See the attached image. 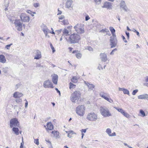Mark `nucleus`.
Returning <instances> with one entry per match:
<instances>
[{
  "instance_id": "13d9d810",
  "label": "nucleus",
  "mask_w": 148,
  "mask_h": 148,
  "mask_svg": "<svg viewBox=\"0 0 148 148\" xmlns=\"http://www.w3.org/2000/svg\"><path fill=\"white\" fill-rule=\"evenodd\" d=\"M25 100L26 101V103H25V108H27V107L28 102V101H27L26 99H25Z\"/></svg>"
},
{
  "instance_id": "e433bc0d",
  "label": "nucleus",
  "mask_w": 148,
  "mask_h": 148,
  "mask_svg": "<svg viewBox=\"0 0 148 148\" xmlns=\"http://www.w3.org/2000/svg\"><path fill=\"white\" fill-rule=\"evenodd\" d=\"M105 99L108 101L110 103H112L113 102V101L112 99H111L110 98H108L107 97H106V99Z\"/></svg>"
},
{
  "instance_id": "8fccbe9b",
  "label": "nucleus",
  "mask_w": 148,
  "mask_h": 148,
  "mask_svg": "<svg viewBox=\"0 0 148 148\" xmlns=\"http://www.w3.org/2000/svg\"><path fill=\"white\" fill-rule=\"evenodd\" d=\"M41 27L42 28V29H43L44 28H47V26L45 24H42L41 25Z\"/></svg>"
},
{
  "instance_id": "4468645a",
  "label": "nucleus",
  "mask_w": 148,
  "mask_h": 148,
  "mask_svg": "<svg viewBox=\"0 0 148 148\" xmlns=\"http://www.w3.org/2000/svg\"><path fill=\"white\" fill-rule=\"evenodd\" d=\"M100 56L101 60L102 62H105L108 60L107 55L105 53H101Z\"/></svg>"
},
{
  "instance_id": "4be33fe9",
  "label": "nucleus",
  "mask_w": 148,
  "mask_h": 148,
  "mask_svg": "<svg viewBox=\"0 0 148 148\" xmlns=\"http://www.w3.org/2000/svg\"><path fill=\"white\" fill-rule=\"evenodd\" d=\"M47 126L48 129L49 130H52L53 129V126L51 122L47 123Z\"/></svg>"
},
{
  "instance_id": "9b49d317",
  "label": "nucleus",
  "mask_w": 148,
  "mask_h": 148,
  "mask_svg": "<svg viewBox=\"0 0 148 148\" xmlns=\"http://www.w3.org/2000/svg\"><path fill=\"white\" fill-rule=\"evenodd\" d=\"M110 45L111 46V48H112L115 47L117 43V39H113L112 37L110 39Z\"/></svg>"
},
{
  "instance_id": "4d7b16f0",
  "label": "nucleus",
  "mask_w": 148,
  "mask_h": 148,
  "mask_svg": "<svg viewBox=\"0 0 148 148\" xmlns=\"http://www.w3.org/2000/svg\"><path fill=\"white\" fill-rule=\"evenodd\" d=\"M88 49L89 51H93V48L91 47H88Z\"/></svg>"
},
{
  "instance_id": "0eeeda50",
  "label": "nucleus",
  "mask_w": 148,
  "mask_h": 148,
  "mask_svg": "<svg viewBox=\"0 0 148 148\" xmlns=\"http://www.w3.org/2000/svg\"><path fill=\"white\" fill-rule=\"evenodd\" d=\"M19 125V123L16 118H13L10 120V125L11 128L13 127H18Z\"/></svg>"
},
{
  "instance_id": "f3484780",
  "label": "nucleus",
  "mask_w": 148,
  "mask_h": 148,
  "mask_svg": "<svg viewBox=\"0 0 148 148\" xmlns=\"http://www.w3.org/2000/svg\"><path fill=\"white\" fill-rule=\"evenodd\" d=\"M58 76L57 75L55 74L53 76L52 78V81L53 83L55 84H57L58 80Z\"/></svg>"
},
{
  "instance_id": "ea45409f",
  "label": "nucleus",
  "mask_w": 148,
  "mask_h": 148,
  "mask_svg": "<svg viewBox=\"0 0 148 148\" xmlns=\"http://www.w3.org/2000/svg\"><path fill=\"white\" fill-rule=\"evenodd\" d=\"M50 47L52 50V52L53 53H54V52H55L56 51L55 48L52 45L51 43H50Z\"/></svg>"
},
{
  "instance_id": "052dcab7",
  "label": "nucleus",
  "mask_w": 148,
  "mask_h": 148,
  "mask_svg": "<svg viewBox=\"0 0 148 148\" xmlns=\"http://www.w3.org/2000/svg\"><path fill=\"white\" fill-rule=\"evenodd\" d=\"M122 37L123 39V40L124 41V42L125 43L127 42V41L126 40L125 38V37L123 36V35L122 36Z\"/></svg>"
},
{
  "instance_id": "9d476101",
  "label": "nucleus",
  "mask_w": 148,
  "mask_h": 148,
  "mask_svg": "<svg viewBox=\"0 0 148 148\" xmlns=\"http://www.w3.org/2000/svg\"><path fill=\"white\" fill-rule=\"evenodd\" d=\"M43 86L45 88H53L54 87L52 83L49 80H46L44 82Z\"/></svg>"
},
{
  "instance_id": "393cba45",
  "label": "nucleus",
  "mask_w": 148,
  "mask_h": 148,
  "mask_svg": "<svg viewBox=\"0 0 148 148\" xmlns=\"http://www.w3.org/2000/svg\"><path fill=\"white\" fill-rule=\"evenodd\" d=\"M62 36H67L69 35L68 31L66 29H64L63 31Z\"/></svg>"
},
{
  "instance_id": "3c124183",
  "label": "nucleus",
  "mask_w": 148,
  "mask_h": 148,
  "mask_svg": "<svg viewBox=\"0 0 148 148\" xmlns=\"http://www.w3.org/2000/svg\"><path fill=\"white\" fill-rule=\"evenodd\" d=\"M34 142L36 145H38L39 144V142H38V139H34Z\"/></svg>"
},
{
  "instance_id": "aec40b11",
  "label": "nucleus",
  "mask_w": 148,
  "mask_h": 148,
  "mask_svg": "<svg viewBox=\"0 0 148 148\" xmlns=\"http://www.w3.org/2000/svg\"><path fill=\"white\" fill-rule=\"evenodd\" d=\"M6 62V60L5 56L3 54L0 55V62L4 63Z\"/></svg>"
},
{
  "instance_id": "f704fd0d",
  "label": "nucleus",
  "mask_w": 148,
  "mask_h": 148,
  "mask_svg": "<svg viewBox=\"0 0 148 148\" xmlns=\"http://www.w3.org/2000/svg\"><path fill=\"white\" fill-rule=\"evenodd\" d=\"M70 85V87L69 88L70 89H71L72 88H75V87L76 85L73 83H71L70 82L69 83Z\"/></svg>"
},
{
  "instance_id": "6ab92c4d",
  "label": "nucleus",
  "mask_w": 148,
  "mask_h": 148,
  "mask_svg": "<svg viewBox=\"0 0 148 148\" xmlns=\"http://www.w3.org/2000/svg\"><path fill=\"white\" fill-rule=\"evenodd\" d=\"M72 3L73 1L72 0H67L66 3V7L68 8H70Z\"/></svg>"
},
{
  "instance_id": "a19ab883",
  "label": "nucleus",
  "mask_w": 148,
  "mask_h": 148,
  "mask_svg": "<svg viewBox=\"0 0 148 148\" xmlns=\"http://www.w3.org/2000/svg\"><path fill=\"white\" fill-rule=\"evenodd\" d=\"M101 0H94L97 4H99L101 3Z\"/></svg>"
},
{
  "instance_id": "b1692460",
  "label": "nucleus",
  "mask_w": 148,
  "mask_h": 148,
  "mask_svg": "<svg viewBox=\"0 0 148 148\" xmlns=\"http://www.w3.org/2000/svg\"><path fill=\"white\" fill-rule=\"evenodd\" d=\"M12 131L14 134L16 135H18L19 134V129L17 127H14L12 128Z\"/></svg>"
},
{
  "instance_id": "f8f14e48",
  "label": "nucleus",
  "mask_w": 148,
  "mask_h": 148,
  "mask_svg": "<svg viewBox=\"0 0 148 148\" xmlns=\"http://www.w3.org/2000/svg\"><path fill=\"white\" fill-rule=\"evenodd\" d=\"M35 54L36 55L34 57V59L39 60L41 58V53L39 50L37 49L36 50Z\"/></svg>"
},
{
  "instance_id": "c85d7f7f",
  "label": "nucleus",
  "mask_w": 148,
  "mask_h": 148,
  "mask_svg": "<svg viewBox=\"0 0 148 148\" xmlns=\"http://www.w3.org/2000/svg\"><path fill=\"white\" fill-rule=\"evenodd\" d=\"M140 113L141 114V116L143 117L145 116H146L144 111L142 110H140Z\"/></svg>"
},
{
  "instance_id": "864d4df0",
  "label": "nucleus",
  "mask_w": 148,
  "mask_h": 148,
  "mask_svg": "<svg viewBox=\"0 0 148 148\" xmlns=\"http://www.w3.org/2000/svg\"><path fill=\"white\" fill-rule=\"evenodd\" d=\"M46 141L47 142H48L49 143L50 145V146L49 147V148H53L51 142L50 141H49V140H46Z\"/></svg>"
},
{
  "instance_id": "5701e85b",
  "label": "nucleus",
  "mask_w": 148,
  "mask_h": 148,
  "mask_svg": "<svg viewBox=\"0 0 148 148\" xmlns=\"http://www.w3.org/2000/svg\"><path fill=\"white\" fill-rule=\"evenodd\" d=\"M51 133L53 134V136L55 137L56 138H59V133L57 131H53Z\"/></svg>"
},
{
  "instance_id": "de8ad7c7",
  "label": "nucleus",
  "mask_w": 148,
  "mask_h": 148,
  "mask_svg": "<svg viewBox=\"0 0 148 148\" xmlns=\"http://www.w3.org/2000/svg\"><path fill=\"white\" fill-rule=\"evenodd\" d=\"M117 50V49L116 48H115L112 50V51L110 53V55H113L114 54V52L116 51Z\"/></svg>"
},
{
  "instance_id": "7c9ffc66",
  "label": "nucleus",
  "mask_w": 148,
  "mask_h": 148,
  "mask_svg": "<svg viewBox=\"0 0 148 148\" xmlns=\"http://www.w3.org/2000/svg\"><path fill=\"white\" fill-rule=\"evenodd\" d=\"M123 92L124 94H126L128 95H129L130 94L129 91L126 89L124 88V89H123Z\"/></svg>"
},
{
  "instance_id": "20e7f679",
  "label": "nucleus",
  "mask_w": 148,
  "mask_h": 148,
  "mask_svg": "<svg viewBox=\"0 0 148 148\" xmlns=\"http://www.w3.org/2000/svg\"><path fill=\"white\" fill-rule=\"evenodd\" d=\"M13 21H14L11 20V22L13 23ZM14 21V23L17 30L18 31H22L23 29V23L21 22L20 20L16 19Z\"/></svg>"
},
{
  "instance_id": "79ce46f5",
  "label": "nucleus",
  "mask_w": 148,
  "mask_h": 148,
  "mask_svg": "<svg viewBox=\"0 0 148 148\" xmlns=\"http://www.w3.org/2000/svg\"><path fill=\"white\" fill-rule=\"evenodd\" d=\"M100 32H109L108 30L107 29H102L100 31Z\"/></svg>"
},
{
  "instance_id": "dca6fc26",
  "label": "nucleus",
  "mask_w": 148,
  "mask_h": 148,
  "mask_svg": "<svg viewBox=\"0 0 148 148\" xmlns=\"http://www.w3.org/2000/svg\"><path fill=\"white\" fill-rule=\"evenodd\" d=\"M138 98L139 99H147L148 100V95L147 94L141 95L138 96Z\"/></svg>"
},
{
  "instance_id": "bf43d9fd",
  "label": "nucleus",
  "mask_w": 148,
  "mask_h": 148,
  "mask_svg": "<svg viewBox=\"0 0 148 148\" xmlns=\"http://www.w3.org/2000/svg\"><path fill=\"white\" fill-rule=\"evenodd\" d=\"M21 86V84H18L16 85V87H15V89H17L19 87V86Z\"/></svg>"
},
{
  "instance_id": "a18cd8bd",
  "label": "nucleus",
  "mask_w": 148,
  "mask_h": 148,
  "mask_svg": "<svg viewBox=\"0 0 148 148\" xmlns=\"http://www.w3.org/2000/svg\"><path fill=\"white\" fill-rule=\"evenodd\" d=\"M138 89H136L134 90L132 92V94L133 95H136V93L138 92Z\"/></svg>"
},
{
  "instance_id": "6e6552de",
  "label": "nucleus",
  "mask_w": 148,
  "mask_h": 148,
  "mask_svg": "<svg viewBox=\"0 0 148 148\" xmlns=\"http://www.w3.org/2000/svg\"><path fill=\"white\" fill-rule=\"evenodd\" d=\"M87 119L89 121H95L97 119V115L94 112L89 113L87 115Z\"/></svg>"
},
{
  "instance_id": "69168bd1",
  "label": "nucleus",
  "mask_w": 148,
  "mask_h": 148,
  "mask_svg": "<svg viewBox=\"0 0 148 148\" xmlns=\"http://www.w3.org/2000/svg\"><path fill=\"white\" fill-rule=\"evenodd\" d=\"M55 90H56L57 92L59 94V95H60V90H59L57 88H55Z\"/></svg>"
},
{
  "instance_id": "473e14b6",
  "label": "nucleus",
  "mask_w": 148,
  "mask_h": 148,
  "mask_svg": "<svg viewBox=\"0 0 148 148\" xmlns=\"http://www.w3.org/2000/svg\"><path fill=\"white\" fill-rule=\"evenodd\" d=\"M109 29L112 34L114 33L115 32V30L113 27H110L109 28Z\"/></svg>"
},
{
  "instance_id": "774afa93",
  "label": "nucleus",
  "mask_w": 148,
  "mask_h": 148,
  "mask_svg": "<svg viewBox=\"0 0 148 148\" xmlns=\"http://www.w3.org/2000/svg\"><path fill=\"white\" fill-rule=\"evenodd\" d=\"M62 13V12L59 9H58V14H57L58 15H60Z\"/></svg>"
},
{
  "instance_id": "7ed1b4c3",
  "label": "nucleus",
  "mask_w": 148,
  "mask_h": 148,
  "mask_svg": "<svg viewBox=\"0 0 148 148\" xmlns=\"http://www.w3.org/2000/svg\"><path fill=\"white\" fill-rule=\"evenodd\" d=\"M81 93L79 91H75L72 93L71 97V100L73 102H75L79 99Z\"/></svg>"
},
{
  "instance_id": "bb28decb",
  "label": "nucleus",
  "mask_w": 148,
  "mask_h": 148,
  "mask_svg": "<svg viewBox=\"0 0 148 148\" xmlns=\"http://www.w3.org/2000/svg\"><path fill=\"white\" fill-rule=\"evenodd\" d=\"M72 82L74 83H76L77 82V79L76 77H73L71 79Z\"/></svg>"
},
{
  "instance_id": "412c9836",
  "label": "nucleus",
  "mask_w": 148,
  "mask_h": 148,
  "mask_svg": "<svg viewBox=\"0 0 148 148\" xmlns=\"http://www.w3.org/2000/svg\"><path fill=\"white\" fill-rule=\"evenodd\" d=\"M100 96L102 98L104 99H106V97H108V94L106 93H105L104 92H101L100 93Z\"/></svg>"
},
{
  "instance_id": "c756f323",
  "label": "nucleus",
  "mask_w": 148,
  "mask_h": 148,
  "mask_svg": "<svg viewBox=\"0 0 148 148\" xmlns=\"http://www.w3.org/2000/svg\"><path fill=\"white\" fill-rule=\"evenodd\" d=\"M9 68L8 67H6L3 69V71L5 73H6L8 71Z\"/></svg>"
},
{
  "instance_id": "a878e982",
  "label": "nucleus",
  "mask_w": 148,
  "mask_h": 148,
  "mask_svg": "<svg viewBox=\"0 0 148 148\" xmlns=\"http://www.w3.org/2000/svg\"><path fill=\"white\" fill-rule=\"evenodd\" d=\"M114 108L116 109L119 112L121 113L122 114L125 111L121 108H118L116 107H114Z\"/></svg>"
},
{
  "instance_id": "cd10ccee",
  "label": "nucleus",
  "mask_w": 148,
  "mask_h": 148,
  "mask_svg": "<svg viewBox=\"0 0 148 148\" xmlns=\"http://www.w3.org/2000/svg\"><path fill=\"white\" fill-rule=\"evenodd\" d=\"M42 31L44 32V34L46 35V36H47L48 32L49 31V30L47 28L43 29H42Z\"/></svg>"
},
{
  "instance_id": "09e8293b",
  "label": "nucleus",
  "mask_w": 148,
  "mask_h": 148,
  "mask_svg": "<svg viewBox=\"0 0 148 148\" xmlns=\"http://www.w3.org/2000/svg\"><path fill=\"white\" fill-rule=\"evenodd\" d=\"M24 142L23 141V138L22 137V142L21 143V145L20 147V148H23V145H24Z\"/></svg>"
},
{
  "instance_id": "58836bf2",
  "label": "nucleus",
  "mask_w": 148,
  "mask_h": 148,
  "mask_svg": "<svg viewBox=\"0 0 148 148\" xmlns=\"http://www.w3.org/2000/svg\"><path fill=\"white\" fill-rule=\"evenodd\" d=\"M76 57L78 59L80 58L82 56V54L80 53H77L76 54Z\"/></svg>"
},
{
  "instance_id": "49530a36",
  "label": "nucleus",
  "mask_w": 148,
  "mask_h": 148,
  "mask_svg": "<svg viewBox=\"0 0 148 148\" xmlns=\"http://www.w3.org/2000/svg\"><path fill=\"white\" fill-rule=\"evenodd\" d=\"M88 87L89 88V89H92L94 88V86L92 84H89Z\"/></svg>"
},
{
  "instance_id": "c03bdc74",
  "label": "nucleus",
  "mask_w": 148,
  "mask_h": 148,
  "mask_svg": "<svg viewBox=\"0 0 148 148\" xmlns=\"http://www.w3.org/2000/svg\"><path fill=\"white\" fill-rule=\"evenodd\" d=\"M112 34V36H111L110 37V39H111V38H112V37L113 39H116V34H115V33H114Z\"/></svg>"
},
{
  "instance_id": "338daca9",
  "label": "nucleus",
  "mask_w": 148,
  "mask_h": 148,
  "mask_svg": "<svg viewBox=\"0 0 148 148\" xmlns=\"http://www.w3.org/2000/svg\"><path fill=\"white\" fill-rule=\"evenodd\" d=\"M90 19V17L88 15L86 16L85 17V20L87 21Z\"/></svg>"
},
{
  "instance_id": "5fc2aeb1",
  "label": "nucleus",
  "mask_w": 148,
  "mask_h": 148,
  "mask_svg": "<svg viewBox=\"0 0 148 148\" xmlns=\"http://www.w3.org/2000/svg\"><path fill=\"white\" fill-rule=\"evenodd\" d=\"M16 103H19L22 101V99H17L16 100Z\"/></svg>"
},
{
  "instance_id": "2eb2a0df",
  "label": "nucleus",
  "mask_w": 148,
  "mask_h": 148,
  "mask_svg": "<svg viewBox=\"0 0 148 148\" xmlns=\"http://www.w3.org/2000/svg\"><path fill=\"white\" fill-rule=\"evenodd\" d=\"M120 7L122 8L125 11H127V8L124 1H121L120 3Z\"/></svg>"
},
{
  "instance_id": "423d86ee",
  "label": "nucleus",
  "mask_w": 148,
  "mask_h": 148,
  "mask_svg": "<svg viewBox=\"0 0 148 148\" xmlns=\"http://www.w3.org/2000/svg\"><path fill=\"white\" fill-rule=\"evenodd\" d=\"M75 31L77 33L79 34H83L84 32V28L82 26L81 24H77L74 26Z\"/></svg>"
},
{
  "instance_id": "1a4fd4ad",
  "label": "nucleus",
  "mask_w": 148,
  "mask_h": 148,
  "mask_svg": "<svg viewBox=\"0 0 148 148\" xmlns=\"http://www.w3.org/2000/svg\"><path fill=\"white\" fill-rule=\"evenodd\" d=\"M20 18L23 22H28L30 20L29 17L25 13H22L20 16Z\"/></svg>"
},
{
  "instance_id": "39448f33",
  "label": "nucleus",
  "mask_w": 148,
  "mask_h": 148,
  "mask_svg": "<svg viewBox=\"0 0 148 148\" xmlns=\"http://www.w3.org/2000/svg\"><path fill=\"white\" fill-rule=\"evenodd\" d=\"M77 114L80 116H83L85 113V108L84 106H79L76 109Z\"/></svg>"
},
{
  "instance_id": "f257e3e1",
  "label": "nucleus",
  "mask_w": 148,
  "mask_h": 148,
  "mask_svg": "<svg viewBox=\"0 0 148 148\" xmlns=\"http://www.w3.org/2000/svg\"><path fill=\"white\" fill-rule=\"evenodd\" d=\"M80 38V36L78 34L74 33L70 36L69 39V42L70 44L78 43Z\"/></svg>"
},
{
  "instance_id": "0e129e2a",
  "label": "nucleus",
  "mask_w": 148,
  "mask_h": 148,
  "mask_svg": "<svg viewBox=\"0 0 148 148\" xmlns=\"http://www.w3.org/2000/svg\"><path fill=\"white\" fill-rule=\"evenodd\" d=\"M64 18V15H61L59 17V19L62 20Z\"/></svg>"
},
{
  "instance_id": "e2e57ef3",
  "label": "nucleus",
  "mask_w": 148,
  "mask_h": 148,
  "mask_svg": "<svg viewBox=\"0 0 148 148\" xmlns=\"http://www.w3.org/2000/svg\"><path fill=\"white\" fill-rule=\"evenodd\" d=\"M116 136V133L114 132L112 133L111 134L109 135L110 136Z\"/></svg>"
},
{
  "instance_id": "6e6d98bb",
  "label": "nucleus",
  "mask_w": 148,
  "mask_h": 148,
  "mask_svg": "<svg viewBox=\"0 0 148 148\" xmlns=\"http://www.w3.org/2000/svg\"><path fill=\"white\" fill-rule=\"evenodd\" d=\"M39 6V4L38 3H35L34 4V6L35 8H37Z\"/></svg>"
},
{
  "instance_id": "72a5a7b5",
  "label": "nucleus",
  "mask_w": 148,
  "mask_h": 148,
  "mask_svg": "<svg viewBox=\"0 0 148 148\" xmlns=\"http://www.w3.org/2000/svg\"><path fill=\"white\" fill-rule=\"evenodd\" d=\"M62 24L64 25H67L69 24V22L67 20H64L62 21Z\"/></svg>"
},
{
  "instance_id": "a211bd4d",
  "label": "nucleus",
  "mask_w": 148,
  "mask_h": 148,
  "mask_svg": "<svg viewBox=\"0 0 148 148\" xmlns=\"http://www.w3.org/2000/svg\"><path fill=\"white\" fill-rule=\"evenodd\" d=\"M23 94L18 92H15L13 94V97L15 98H20L23 96Z\"/></svg>"
},
{
  "instance_id": "4c0bfd02",
  "label": "nucleus",
  "mask_w": 148,
  "mask_h": 148,
  "mask_svg": "<svg viewBox=\"0 0 148 148\" xmlns=\"http://www.w3.org/2000/svg\"><path fill=\"white\" fill-rule=\"evenodd\" d=\"M123 115L124 116L127 118H128L130 117V115L127 113L125 112V111H124Z\"/></svg>"
},
{
  "instance_id": "603ef678",
  "label": "nucleus",
  "mask_w": 148,
  "mask_h": 148,
  "mask_svg": "<svg viewBox=\"0 0 148 148\" xmlns=\"http://www.w3.org/2000/svg\"><path fill=\"white\" fill-rule=\"evenodd\" d=\"M125 34L127 36V39H129L130 37V34L128 32H127L126 31L125 32Z\"/></svg>"
},
{
  "instance_id": "ddd939ff",
  "label": "nucleus",
  "mask_w": 148,
  "mask_h": 148,
  "mask_svg": "<svg viewBox=\"0 0 148 148\" xmlns=\"http://www.w3.org/2000/svg\"><path fill=\"white\" fill-rule=\"evenodd\" d=\"M112 5V3L106 1L104 3L103 5L102 6V8H106L110 10L111 9Z\"/></svg>"
},
{
  "instance_id": "f03ea898",
  "label": "nucleus",
  "mask_w": 148,
  "mask_h": 148,
  "mask_svg": "<svg viewBox=\"0 0 148 148\" xmlns=\"http://www.w3.org/2000/svg\"><path fill=\"white\" fill-rule=\"evenodd\" d=\"M100 112L101 115L105 117H109L112 116V114L108 109L105 106L100 107Z\"/></svg>"
},
{
  "instance_id": "c9c22d12",
  "label": "nucleus",
  "mask_w": 148,
  "mask_h": 148,
  "mask_svg": "<svg viewBox=\"0 0 148 148\" xmlns=\"http://www.w3.org/2000/svg\"><path fill=\"white\" fill-rule=\"evenodd\" d=\"M106 132L109 136L111 134V131L110 129L108 128L106 129Z\"/></svg>"
},
{
  "instance_id": "2f4dec72",
  "label": "nucleus",
  "mask_w": 148,
  "mask_h": 148,
  "mask_svg": "<svg viewBox=\"0 0 148 148\" xmlns=\"http://www.w3.org/2000/svg\"><path fill=\"white\" fill-rule=\"evenodd\" d=\"M27 13L30 14L32 16H34V14H36L35 12H32L31 10H27Z\"/></svg>"
},
{
  "instance_id": "680f3d73",
  "label": "nucleus",
  "mask_w": 148,
  "mask_h": 148,
  "mask_svg": "<svg viewBox=\"0 0 148 148\" xmlns=\"http://www.w3.org/2000/svg\"><path fill=\"white\" fill-rule=\"evenodd\" d=\"M86 129H82L81 130V132L82 133H83V132L85 133L86 132Z\"/></svg>"
},
{
  "instance_id": "37998d69",
  "label": "nucleus",
  "mask_w": 148,
  "mask_h": 148,
  "mask_svg": "<svg viewBox=\"0 0 148 148\" xmlns=\"http://www.w3.org/2000/svg\"><path fill=\"white\" fill-rule=\"evenodd\" d=\"M12 45V43H11L9 45H7L5 46V48H6L7 49L9 50L10 49V46Z\"/></svg>"
}]
</instances>
